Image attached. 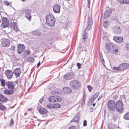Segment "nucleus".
Wrapping results in <instances>:
<instances>
[{
  "instance_id": "24",
  "label": "nucleus",
  "mask_w": 129,
  "mask_h": 129,
  "mask_svg": "<svg viewBox=\"0 0 129 129\" xmlns=\"http://www.w3.org/2000/svg\"><path fill=\"white\" fill-rule=\"evenodd\" d=\"M86 30V29L85 31L83 30V32L84 33V35H82V41L83 42H84L85 41L87 38L88 37V35L86 33H85V32Z\"/></svg>"
},
{
  "instance_id": "28",
  "label": "nucleus",
  "mask_w": 129,
  "mask_h": 129,
  "mask_svg": "<svg viewBox=\"0 0 129 129\" xmlns=\"http://www.w3.org/2000/svg\"><path fill=\"white\" fill-rule=\"evenodd\" d=\"M13 74V72L12 71L9 70V79H11L12 76Z\"/></svg>"
},
{
  "instance_id": "31",
  "label": "nucleus",
  "mask_w": 129,
  "mask_h": 129,
  "mask_svg": "<svg viewBox=\"0 0 129 129\" xmlns=\"http://www.w3.org/2000/svg\"><path fill=\"white\" fill-rule=\"evenodd\" d=\"M101 54L100 55V57L101 59V60L102 63L104 66V65L105 61L104 60V59L103 58V56L101 53Z\"/></svg>"
},
{
  "instance_id": "20",
  "label": "nucleus",
  "mask_w": 129,
  "mask_h": 129,
  "mask_svg": "<svg viewBox=\"0 0 129 129\" xmlns=\"http://www.w3.org/2000/svg\"><path fill=\"white\" fill-rule=\"evenodd\" d=\"M72 89L70 88L67 87L63 88V92L64 93H68L72 91Z\"/></svg>"
},
{
  "instance_id": "35",
  "label": "nucleus",
  "mask_w": 129,
  "mask_h": 129,
  "mask_svg": "<svg viewBox=\"0 0 129 129\" xmlns=\"http://www.w3.org/2000/svg\"><path fill=\"white\" fill-rule=\"evenodd\" d=\"M14 124V121L12 119H11L10 123L9 124V126H12Z\"/></svg>"
},
{
  "instance_id": "25",
  "label": "nucleus",
  "mask_w": 129,
  "mask_h": 129,
  "mask_svg": "<svg viewBox=\"0 0 129 129\" xmlns=\"http://www.w3.org/2000/svg\"><path fill=\"white\" fill-rule=\"evenodd\" d=\"M7 98L4 96L0 94V101L5 102L7 100Z\"/></svg>"
},
{
  "instance_id": "26",
  "label": "nucleus",
  "mask_w": 129,
  "mask_h": 129,
  "mask_svg": "<svg viewBox=\"0 0 129 129\" xmlns=\"http://www.w3.org/2000/svg\"><path fill=\"white\" fill-rule=\"evenodd\" d=\"M32 33L33 35L35 36H40L41 34V33L37 30L33 31Z\"/></svg>"
},
{
  "instance_id": "12",
  "label": "nucleus",
  "mask_w": 129,
  "mask_h": 129,
  "mask_svg": "<svg viewBox=\"0 0 129 129\" xmlns=\"http://www.w3.org/2000/svg\"><path fill=\"white\" fill-rule=\"evenodd\" d=\"M17 51L19 54L21 53L24 50L25 47L24 45L22 44H18L17 45Z\"/></svg>"
},
{
  "instance_id": "14",
  "label": "nucleus",
  "mask_w": 129,
  "mask_h": 129,
  "mask_svg": "<svg viewBox=\"0 0 129 129\" xmlns=\"http://www.w3.org/2000/svg\"><path fill=\"white\" fill-rule=\"evenodd\" d=\"M37 109L39 113L42 114H45L47 112V111L46 109L42 108L40 106H38Z\"/></svg>"
},
{
  "instance_id": "15",
  "label": "nucleus",
  "mask_w": 129,
  "mask_h": 129,
  "mask_svg": "<svg viewBox=\"0 0 129 129\" xmlns=\"http://www.w3.org/2000/svg\"><path fill=\"white\" fill-rule=\"evenodd\" d=\"M1 42L3 47H8V40L7 39H2L1 40Z\"/></svg>"
},
{
  "instance_id": "19",
  "label": "nucleus",
  "mask_w": 129,
  "mask_h": 129,
  "mask_svg": "<svg viewBox=\"0 0 129 129\" xmlns=\"http://www.w3.org/2000/svg\"><path fill=\"white\" fill-rule=\"evenodd\" d=\"M15 85L14 82H9V89H14Z\"/></svg>"
},
{
  "instance_id": "34",
  "label": "nucleus",
  "mask_w": 129,
  "mask_h": 129,
  "mask_svg": "<svg viewBox=\"0 0 129 129\" xmlns=\"http://www.w3.org/2000/svg\"><path fill=\"white\" fill-rule=\"evenodd\" d=\"M47 107L49 109H52L53 108V105L51 104H48L47 105Z\"/></svg>"
},
{
  "instance_id": "23",
  "label": "nucleus",
  "mask_w": 129,
  "mask_h": 129,
  "mask_svg": "<svg viewBox=\"0 0 129 129\" xmlns=\"http://www.w3.org/2000/svg\"><path fill=\"white\" fill-rule=\"evenodd\" d=\"M99 92H96L94 93L93 95V97H92L90 100V102L92 103L98 97L99 95Z\"/></svg>"
},
{
  "instance_id": "22",
  "label": "nucleus",
  "mask_w": 129,
  "mask_h": 129,
  "mask_svg": "<svg viewBox=\"0 0 129 129\" xmlns=\"http://www.w3.org/2000/svg\"><path fill=\"white\" fill-rule=\"evenodd\" d=\"M16 23L15 22H13L11 26V27L13 28V29L15 31H18L19 30L17 25H16Z\"/></svg>"
},
{
  "instance_id": "61",
  "label": "nucleus",
  "mask_w": 129,
  "mask_h": 129,
  "mask_svg": "<svg viewBox=\"0 0 129 129\" xmlns=\"http://www.w3.org/2000/svg\"><path fill=\"white\" fill-rule=\"evenodd\" d=\"M3 7H1V6H0V10H3Z\"/></svg>"
},
{
  "instance_id": "8",
  "label": "nucleus",
  "mask_w": 129,
  "mask_h": 129,
  "mask_svg": "<svg viewBox=\"0 0 129 129\" xmlns=\"http://www.w3.org/2000/svg\"><path fill=\"white\" fill-rule=\"evenodd\" d=\"M74 76V74L72 72H69L66 73L64 76V79L66 80L72 79Z\"/></svg>"
},
{
  "instance_id": "13",
  "label": "nucleus",
  "mask_w": 129,
  "mask_h": 129,
  "mask_svg": "<svg viewBox=\"0 0 129 129\" xmlns=\"http://www.w3.org/2000/svg\"><path fill=\"white\" fill-rule=\"evenodd\" d=\"M113 29L114 33L117 34H120L122 30L120 26L116 25L114 26Z\"/></svg>"
},
{
  "instance_id": "42",
  "label": "nucleus",
  "mask_w": 129,
  "mask_h": 129,
  "mask_svg": "<svg viewBox=\"0 0 129 129\" xmlns=\"http://www.w3.org/2000/svg\"><path fill=\"white\" fill-rule=\"evenodd\" d=\"M118 1L120 3H125V0H118Z\"/></svg>"
},
{
  "instance_id": "11",
  "label": "nucleus",
  "mask_w": 129,
  "mask_h": 129,
  "mask_svg": "<svg viewBox=\"0 0 129 129\" xmlns=\"http://www.w3.org/2000/svg\"><path fill=\"white\" fill-rule=\"evenodd\" d=\"M24 12L25 13V17L29 21H31V10L29 9H26L24 10Z\"/></svg>"
},
{
  "instance_id": "49",
  "label": "nucleus",
  "mask_w": 129,
  "mask_h": 129,
  "mask_svg": "<svg viewBox=\"0 0 129 129\" xmlns=\"http://www.w3.org/2000/svg\"><path fill=\"white\" fill-rule=\"evenodd\" d=\"M69 129H76V128L75 126H73L70 127Z\"/></svg>"
},
{
  "instance_id": "64",
  "label": "nucleus",
  "mask_w": 129,
  "mask_h": 129,
  "mask_svg": "<svg viewBox=\"0 0 129 129\" xmlns=\"http://www.w3.org/2000/svg\"><path fill=\"white\" fill-rule=\"evenodd\" d=\"M76 118V117H74V119H73V120H74V119Z\"/></svg>"
},
{
  "instance_id": "6",
  "label": "nucleus",
  "mask_w": 129,
  "mask_h": 129,
  "mask_svg": "<svg viewBox=\"0 0 129 129\" xmlns=\"http://www.w3.org/2000/svg\"><path fill=\"white\" fill-rule=\"evenodd\" d=\"M92 14L90 13V16H89L87 19V24L88 26L86 29L87 30H89L91 28V26L92 25L93 23L92 18L91 17Z\"/></svg>"
},
{
  "instance_id": "43",
  "label": "nucleus",
  "mask_w": 129,
  "mask_h": 129,
  "mask_svg": "<svg viewBox=\"0 0 129 129\" xmlns=\"http://www.w3.org/2000/svg\"><path fill=\"white\" fill-rule=\"evenodd\" d=\"M88 1V4L87 7L88 8H89L90 7V0H87Z\"/></svg>"
},
{
  "instance_id": "48",
  "label": "nucleus",
  "mask_w": 129,
  "mask_h": 129,
  "mask_svg": "<svg viewBox=\"0 0 129 129\" xmlns=\"http://www.w3.org/2000/svg\"><path fill=\"white\" fill-rule=\"evenodd\" d=\"M3 4L4 5H6L8 6V2L4 1H3Z\"/></svg>"
},
{
  "instance_id": "3",
  "label": "nucleus",
  "mask_w": 129,
  "mask_h": 129,
  "mask_svg": "<svg viewBox=\"0 0 129 129\" xmlns=\"http://www.w3.org/2000/svg\"><path fill=\"white\" fill-rule=\"evenodd\" d=\"M123 103L122 101L119 100L115 103V107L118 112H121L123 110Z\"/></svg>"
},
{
  "instance_id": "45",
  "label": "nucleus",
  "mask_w": 129,
  "mask_h": 129,
  "mask_svg": "<svg viewBox=\"0 0 129 129\" xmlns=\"http://www.w3.org/2000/svg\"><path fill=\"white\" fill-rule=\"evenodd\" d=\"M113 100H115L117 99L118 98V96L117 95H115L113 96Z\"/></svg>"
},
{
  "instance_id": "53",
  "label": "nucleus",
  "mask_w": 129,
  "mask_h": 129,
  "mask_svg": "<svg viewBox=\"0 0 129 129\" xmlns=\"http://www.w3.org/2000/svg\"><path fill=\"white\" fill-rule=\"evenodd\" d=\"M43 100V98H41L39 100V102L41 103L42 102Z\"/></svg>"
},
{
  "instance_id": "10",
  "label": "nucleus",
  "mask_w": 129,
  "mask_h": 129,
  "mask_svg": "<svg viewBox=\"0 0 129 129\" xmlns=\"http://www.w3.org/2000/svg\"><path fill=\"white\" fill-rule=\"evenodd\" d=\"M54 12L56 13H59L60 12L61 6L59 4H56L53 7Z\"/></svg>"
},
{
  "instance_id": "21",
  "label": "nucleus",
  "mask_w": 129,
  "mask_h": 129,
  "mask_svg": "<svg viewBox=\"0 0 129 129\" xmlns=\"http://www.w3.org/2000/svg\"><path fill=\"white\" fill-rule=\"evenodd\" d=\"M114 40L118 43L121 42L123 39L122 37H114L113 38Z\"/></svg>"
},
{
  "instance_id": "52",
  "label": "nucleus",
  "mask_w": 129,
  "mask_h": 129,
  "mask_svg": "<svg viewBox=\"0 0 129 129\" xmlns=\"http://www.w3.org/2000/svg\"><path fill=\"white\" fill-rule=\"evenodd\" d=\"M77 65L78 66L79 68H80L81 67V64L80 63H78L77 64Z\"/></svg>"
},
{
  "instance_id": "27",
  "label": "nucleus",
  "mask_w": 129,
  "mask_h": 129,
  "mask_svg": "<svg viewBox=\"0 0 129 129\" xmlns=\"http://www.w3.org/2000/svg\"><path fill=\"white\" fill-rule=\"evenodd\" d=\"M53 105V108H59L61 107L60 105L58 103L54 104Z\"/></svg>"
},
{
  "instance_id": "9",
  "label": "nucleus",
  "mask_w": 129,
  "mask_h": 129,
  "mask_svg": "<svg viewBox=\"0 0 129 129\" xmlns=\"http://www.w3.org/2000/svg\"><path fill=\"white\" fill-rule=\"evenodd\" d=\"M1 26L5 28L8 26V20L7 17H2Z\"/></svg>"
},
{
  "instance_id": "62",
  "label": "nucleus",
  "mask_w": 129,
  "mask_h": 129,
  "mask_svg": "<svg viewBox=\"0 0 129 129\" xmlns=\"http://www.w3.org/2000/svg\"><path fill=\"white\" fill-rule=\"evenodd\" d=\"M15 105H14L13 106H12V107H10V108H11H11H13L14 107V106H15Z\"/></svg>"
},
{
  "instance_id": "50",
  "label": "nucleus",
  "mask_w": 129,
  "mask_h": 129,
  "mask_svg": "<svg viewBox=\"0 0 129 129\" xmlns=\"http://www.w3.org/2000/svg\"><path fill=\"white\" fill-rule=\"evenodd\" d=\"M107 23V22L106 21H105V22H104L103 23L104 26V27H106V24Z\"/></svg>"
},
{
  "instance_id": "40",
  "label": "nucleus",
  "mask_w": 129,
  "mask_h": 129,
  "mask_svg": "<svg viewBox=\"0 0 129 129\" xmlns=\"http://www.w3.org/2000/svg\"><path fill=\"white\" fill-rule=\"evenodd\" d=\"M25 52L27 55L29 54L31 52L29 50H27L25 51Z\"/></svg>"
},
{
  "instance_id": "41",
  "label": "nucleus",
  "mask_w": 129,
  "mask_h": 129,
  "mask_svg": "<svg viewBox=\"0 0 129 129\" xmlns=\"http://www.w3.org/2000/svg\"><path fill=\"white\" fill-rule=\"evenodd\" d=\"M87 88L88 89L89 91L91 92L92 90V88L91 87L90 85H88L87 86Z\"/></svg>"
},
{
  "instance_id": "18",
  "label": "nucleus",
  "mask_w": 129,
  "mask_h": 129,
  "mask_svg": "<svg viewBox=\"0 0 129 129\" xmlns=\"http://www.w3.org/2000/svg\"><path fill=\"white\" fill-rule=\"evenodd\" d=\"M112 10L111 9L107 10L105 11L104 13V18H106L109 17L111 13Z\"/></svg>"
},
{
  "instance_id": "54",
  "label": "nucleus",
  "mask_w": 129,
  "mask_h": 129,
  "mask_svg": "<svg viewBox=\"0 0 129 129\" xmlns=\"http://www.w3.org/2000/svg\"><path fill=\"white\" fill-rule=\"evenodd\" d=\"M117 116H114L113 117V119L115 120V121L117 119Z\"/></svg>"
},
{
  "instance_id": "1",
  "label": "nucleus",
  "mask_w": 129,
  "mask_h": 129,
  "mask_svg": "<svg viewBox=\"0 0 129 129\" xmlns=\"http://www.w3.org/2000/svg\"><path fill=\"white\" fill-rule=\"evenodd\" d=\"M105 47L108 52H111L113 54H115L118 52V47L113 44L109 45L108 44H106Z\"/></svg>"
},
{
  "instance_id": "58",
  "label": "nucleus",
  "mask_w": 129,
  "mask_h": 129,
  "mask_svg": "<svg viewBox=\"0 0 129 129\" xmlns=\"http://www.w3.org/2000/svg\"><path fill=\"white\" fill-rule=\"evenodd\" d=\"M85 101H83L81 102V105H84V104Z\"/></svg>"
},
{
  "instance_id": "4",
  "label": "nucleus",
  "mask_w": 129,
  "mask_h": 129,
  "mask_svg": "<svg viewBox=\"0 0 129 129\" xmlns=\"http://www.w3.org/2000/svg\"><path fill=\"white\" fill-rule=\"evenodd\" d=\"M70 85L72 88L75 89L79 87L80 84L78 81L72 80L71 81Z\"/></svg>"
},
{
  "instance_id": "2",
  "label": "nucleus",
  "mask_w": 129,
  "mask_h": 129,
  "mask_svg": "<svg viewBox=\"0 0 129 129\" xmlns=\"http://www.w3.org/2000/svg\"><path fill=\"white\" fill-rule=\"evenodd\" d=\"M46 23L49 26L52 27L55 24V20L54 16L50 14L47 15L46 17Z\"/></svg>"
},
{
  "instance_id": "32",
  "label": "nucleus",
  "mask_w": 129,
  "mask_h": 129,
  "mask_svg": "<svg viewBox=\"0 0 129 129\" xmlns=\"http://www.w3.org/2000/svg\"><path fill=\"white\" fill-rule=\"evenodd\" d=\"M27 60L29 62H33L34 61V59L33 57H30Z\"/></svg>"
},
{
  "instance_id": "30",
  "label": "nucleus",
  "mask_w": 129,
  "mask_h": 129,
  "mask_svg": "<svg viewBox=\"0 0 129 129\" xmlns=\"http://www.w3.org/2000/svg\"><path fill=\"white\" fill-rule=\"evenodd\" d=\"M120 67L119 65L117 67H114L113 68V69L114 70H117L118 71H121L120 69Z\"/></svg>"
},
{
  "instance_id": "59",
  "label": "nucleus",
  "mask_w": 129,
  "mask_h": 129,
  "mask_svg": "<svg viewBox=\"0 0 129 129\" xmlns=\"http://www.w3.org/2000/svg\"><path fill=\"white\" fill-rule=\"evenodd\" d=\"M27 111H32V109L30 108H28L27 109Z\"/></svg>"
},
{
  "instance_id": "38",
  "label": "nucleus",
  "mask_w": 129,
  "mask_h": 129,
  "mask_svg": "<svg viewBox=\"0 0 129 129\" xmlns=\"http://www.w3.org/2000/svg\"><path fill=\"white\" fill-rule=\"evenodd\" d=\"M14 89H9V95L12 94L14 91Z\"/></svg>"
},
{
  "instance_id": "55",
  "label": "nucleus",
  "mask_w": 129,
  "mask_h": 129,
  "mask_svg": "<svg viewBox=\"0 0 129 129\" xmlns=\"http://www.w3.org/2000/svg\"><path fill=\"white\" fill-rule=\"evenodd\" d=\"M125 3L126 4H129V0H125Z\"/></svg>"
},
{
  "instance_id": "47",
  "label": "nucleus",
  "mask_w": 129,
  "mask_h": 129,
  "mask_svg": "<svg viewBox=\"0 0 129 129\" xmlns=\"http://www.w3.org/2000/svg\"><path fill=\"white\" fill-rule=\"evenodd\" d=\"M5 74L8 78V70H7L5 72Z\"/></svg>"
},
{
  "instance_id": "39",
  "label": "nucleus",
  "mask_w": 129,
  "mask_h": 129,
  "mask_svg": "<svg viewBox=\"0 0 129 129\" xmlns=\"http://www.w3.org/2000/svg\"><path fill=\"white\" fill-rule=\"evenodd\" d=\"M15 46H12L11 47V48L10 49V50L11 51H13L15 50Z\"/></svg>"
},
{
  "instance_id": "60",
  "label": "nucleus",
  "mask_w": 129,
  "mask_h": 129,
  "mask_svg": "<svg viewBox=\"0 0 129 129\" xmlns=\"http://www.w3.org/2000/svg\"><path fill=\"white\" fill-rule=\"evenodd\" d=\"M10 41H13V39L12 38H10Z\"/></svg>"
},
{
  "instance_id": "33",
  "label": "nucleus",
  "mask_w": 129,
  "mask_h": 129,
  "mask_svg": "<svg viewBox=\"0 0 129 129\" xmlns=\"http://www.w3.org/2000/svg\"><path fill=\"white\" fill-rule=\"evenodd\" d=\"M0 81L1 83V85L2 86H3L5 85V80L3 79H1Z\"/></svg>"
},
{
  "instance_id": "63",
  "label": "nucleus",
  "mask_w": 129,
  "mask_h": 129,
  "mask_svg": "<svg viewBox=\"0 0 129 129\" xmlns=\"http://www.w3.org/2000/svg\"><path fill=\"white\" fill-rule=\"evenodd\" d=\"M95 105V103H93L92 104V105L93 106H94Z\"/></svg>"
},
{
  "instance_id": "7",
  "label": "nucleus",
  "mask_w": 129,
  "mask_h": 129,
  "mask_svg": "<svg viewBox=\"0 0 129 129\" xmlns=\"http://www.w3.org/2000/svg\"><path fill=\"white\" fill-rule=\"evenodd\" d=\"M49 101L50 102H59L61 101V98L59 96H51L49 98Z\"/></svg>"
},
{
  "instance_id": "51",
  "label": "nucleus",
  "mask_w": 129,
  "mask_h": 129,
  "mask_svg": "<svg viewBox=\"0 0 129 129\" xmlns=\"http://www.w3.org/2000/svg\"><path fill=\"white\" fill-rule=\"evenodd\" d=\"M83 100L85 101V99H86V96H85V94H83Z\"/></svg>"
},
{
  "instance_id": "56",
  "label": "nucleus",
  "mask_w": 129,
  "mask_h": 129,
  "mask_svg": "<svg viewBox=\"0 0 129 129\" xmlns=\"http://www.w3.org/2000/svg\"><path fill=\"white\" fill-rule=\"evenodd\" d=\"M102 96L101 95L98 98L97 100H99L101 99L102 98Z\"/></svg>"
},
{
  "instance_id": "44",
  "label": "nucleus",
  "mask_w": 129,
  "mask_h": 129,
  "mask_svg": "<svg viewBox=\"0 0 129 129\" xmlns=\"http://www.w3.org/2000/svg\"><path fill=\"white\" fill-rule=\"evenodd\" d=\"M87 121L85 120L83 122V125L84 126H85L87 125Z\"/></svg>"
},
{
  "instance_id": "29",
  "label": "nucleus",
  "mask_w": 129,
  "mask_h": 129,
  "mask_svg": "<svg viewBox=\"0 0 129 129\" xmlns=\"http://www.w3.org/2000/svg\"><path fill=\"white\" fill-rule=\"evenodd\" d=\"M124 118L126 120H129V112L127 113L124 115Z\"/></svg>"
},
{
  "instance_id": "57",
  "label": "nucleus",
  "mask_w": 129,
  "mask_h": 129,
  "mask_svg": "<svg viewBox=\"0 0 129 129\" xmlns=\"http://www.w3.org/2000/svg\"><path fill=\"white\" fill-rule=\"evenodd\" d=\"M40 64H41V63H40V62H38L37 65V66L36 67L37 68H38L40 65Z\"/></svg>"
},
{
  "instance_id": "5",
  "label": "nucleus",
  "mask_w": 129,
  "mask_h": 129,
  "mask_svg": "<svg viewBox=\"0 0 129 129\" xmlns=\"http://www.w3.org/2000/svg\"><path fill=\"white\" fill-rule=\"evenodd\" d=\"M107 105L108 108L109 110L111 111L115 110V103L114 101L110 100L109 101Z\"/></svg>"
},
{
  "instance_id": "37",
  "label": "nucleus",
  "mask_w": 129,
  "mask_h": 129,
  "mask_svg": "<svg viewBox=\"0 0 129 129\" xmlns=\"http://www.w3.org/2000/svg\"><path fill=\"white\" fill-rule=\"evenodd\" d=\"M125 48L126 50L129 52V43L126 44L125 45Z\"/></svg>"
},
{
  "instance_id": "16",
  "label": "nucleus",
  "mask_w": 129,
  "mask_h": 129,
  "mask_svg": "<svg viewBox=\"0 0 129 129\" xmlns=\"http://www.w3.org/2000/svg\"><path fill=\"white\" fill-rule=\"evenodd\" d=\"M129 66V64L126 63H123L119 65L120 70L126 69Z\"/></svg>"
},
{
  "instance_id": "17",
  "label": "nucleus",
  "mask_w": 129,
  "mask_h": 129,
  "mask_svg": "<svg viewBox=\"0 0 129 129\" xmlns=\"http://www.w3.org/2000/svg\"><path fill=\"white\" fill-rule=\"evenodd\" d=\"M13 73L16 77H19L21 73L20 69L18 68H16L14 70Z\"/></svg>"
},
{
  "instance_id": "46",
  "label": "nucleus",
  "mask_w": 129,
  "mask_h": 129,
  "mask_svg": "<svg viewBox=\"0 0 129 129\" xmlns=\"http://www.w3.org/2000/svg\"><path fill=\"white\" fill-rule=\"evenodd\" d=\"M4 93L6 95L8 94V90L7 89H5Z\"/></svg>"
},
{
  "instance_id": "36",
  "label": "nucleus",
  "mask_w": 129,
  "mask_h": 129,
  "mask_svg": "<svg viewBox=\"0 0 129 129\" xmlns=\"http://www.w3.org/2000/svg\"><path fill=\"white\" fill-rule=\"evenodd\" d=\"M5 106L1 104L0 103V110H3L5 109Z\"/></svg>"
}]
</instances>
